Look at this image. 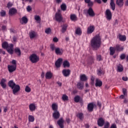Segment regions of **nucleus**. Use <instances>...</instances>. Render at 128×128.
Masks as SVG:
<instances>
[{"instance_id": "1", "label": "nucleus", "mask_w": 128, "mask_h": 128, "mask_svg": "<svg viewBox=\"0 0 128 128\" xmlns=\"http://www.w3.org/2000/svg\"><path fill=\"white\" fill-rule=\"evenodd\" d=\"M102 38L100 35H96L91 40V46L94 50H96L100 46Z\"/></svg>"}, {"instance_id": "2", "label": "nucleus", "mask_w": 128, "mask_h": 128, "mask_svg": "<svg viewBox=\"0 0 128 128\" xmlns=\"http://www.w3.org/2000/svg\"><path fill=\"white\" fill-rule=\"evenodd\" d=\"M8 86L12 88L14 94H16L20 90V87L18 84H16L12 80L9 81Z\"/></svg>"}, {"instance_id": "3", "label": "nucleus", "mask_w": 128, "mask_h": 128, "mask_svg": "<svg viewBox=\"0 0 128 128\" xmlns=\"http://www.w3.org/2000/svg\"><path fill=\"white\" fill-rule=\"evenodd\" d=\"M2 48H6L10 54H14V44H8L6 42H4L2 44Z\"/></svg>"}, {"instance_id": "4", "label": "nucleus", "mask_w": 128, "mask_h": 128, "mask_svg": "<svg viewBox=\"0 0 128 128\" xmlns=\"http://www.w3.org/2000/svg\"><path fill=\"white\" fill-rule=\"evenodd\" d=\"M29 60L32 64H36L40 60V57L36 54H33L30 56Z\"/></svg>"}, {"instance_id": "5", "label": "nucleus", "mask_w": 128, "mask_h": 128, "mask_svg": "<svg viewBox=\"0 0 128 128\" xmlns=\"http://www.w3.org/2000/svg\"><path fill=\"white\" fill-rule=\"evenodd\" d=\"M105 16L108 20H112V12L110 9H107L105 12Z\"/></svg>"}, {"instance_id": "6", "label": "nucleus", "mask_w": 128, "mask_h": 128, "mask_svg": "<svg viewBox=\"0 0 128 128\" xmlns=\"http://www.w3.org/2000/svg\"><path fill=\"white\" fill-rule=\"evenodd\" d=\"M55 18L57 22H62V14H60V10H58V12L56 13Z\"/></svg>"}, {"instance_id": "7", "label": "nucleus", "mask_w": 128, "mask_h": 128, "mask_svg": "<svg viewBox=\"0 0 128 128\" xmlns=\"http://www.w3.org/2000/svg\"><path fill=\"white\" fill-rule=\"evenodd\" d=\"M8 68L9 72H14L16 70V65H8Z\"/></svg>"}, {"instance_id": "8", "label": "nucleus", "mask_w": 128, "mask_h": 128, "mask_svg": "<svg viewBox=\"0 0 128 128\" xmlns=\"http://www.w3.org/2000/svg\"><path fill=\"white\" fill-rule=\"evenodd\" d=\"M87 14H88V16H91L92 18L96 16V14L94 13V10L92 8H90L88 9V10H87Z\"/></svg>"}, {"instance_id": "9", "label": "nucleus", "mask_w": 128, "mask_h": 128, "mask_svg": "<svg viewBox=\"0 0 128 128\" xmlns=\"http://www.w3.org/2000/svg\"><path fill=\"white\" fill-rule=\"evenodd\" d=\"M30 38L31 40L36 38L38 36V33L34 31H31L29 33Z\"/></svg>"}, {"instance_id": "10", "label": "nucleus", "mask_w": 128, "mask_h": 128, "mask_svg": "<svg viewBox=\"0 0 128 128\" xmlns=\"http://www.w3.org/2000/svg\"><path fill=\"white\" fill-rule=\"evenodd\" d=\"M62 74L66 78L68 76H70V70L68 69H64L62 71Z\"/></svg>"}, {"instance_id": "11", "label": "nucleus", "mask_w": 128, "mask_h": 128, "mask_svg": "<svg viewBox=\"0 0 128 128\" xmlns=\"http://www.w3.org/2000/svg\"><path fill=\"white\" fill-rule=\"evenodd\" d=\"M53 74L51 72L48 71L46 72L45 78L46 80H50L52 78Z\"/></svg>"}, {"instance_id": "12", "label": "nucleus", "mask_w": 128, "mask_h": 128, "mask_svg": "<svg viewBox=\"0 0 128 128\" xmlns=\"http://www.w3.org/2000/svg\"><path fill=\"white\" fill-rule=\"evenodd\" d=\"M62 58H58L55 62L56 66L57 68H60V64H62Z\"/></svg>"}, {"instance_id": "13", "label": "nucleus", "mask_w": 128, "mask_h": 128, "mask_svg": "<svg viewBox=\"0 0 128 128\" xmlns=\"http://www.w3.org/2000/svg\"><path fill=\"white\" fill-rule=\"evenodd\" d=\"M64 120L62 119V118H60L57 122L60 128H64Z\"/></svg>"}, {"instance_id": "14", "label": "nucleus", "mask_w": 128, "mask_h": 128, "mask_svg": "<svg viewBox=\"0 0 128 128\" xmlns=\"http://www.w3.org/2000/svg\"><path fill=\"white\" fill-rule=\"evenodd\" d=\"M116 4L118 6L119 8H122V6H124V0H116Z\"/></svg>"}, {"instance_id": "15", "label": "nucleus", "mask_w": 128, "mask_h": 128, "mask_svg": "<svg viewBox=\"0 0 128 128\" xmlns=\"http://www.w3.org/2000/svg\"><path fill=\"white\" fill-rule=\"evenodd\" d=\"M98 124L99 126H102L104 124V120L102 118H100L98 120Z\"/></svg>"}, {"instance_id": "16", "label": "nucleus", "mask_w": 128, "mask_h": 128, "mask_svg": "<svg viewBox=\"0 0 128 128\" xmlns=\"http://www.w3.org/2000/svg\"><path fill=\"white\" fill-rule=\"evenodd\" d=\"M60 112L58 110L54 111L53 113V118L56 120H58V118H60Z\"/></svg>"}, {"instance_id": "17", "label": "nucleus", "mask_w": 128, "mask_h": 128, "mask_svg": "<svg viewBox=\"0 0 128 128\" xmlns=\"http://www.w3.org/2000/svg\"><path fill=\"white\" fill-rule=\"evenodd\" d=\"M95 86L96 87H100L102 86V82L100 79L96 78V80Z\"/></svg>"}, {"instance_id": "18", "label": "nucleus", "mask_w": 128, "mask_h": 128, "mask_svg": "<svg viewBox=\"0 0 128 128\" xmlns=\"http://www.w3.org/2000/svg\"><path fill=\"white\" fill-rule=\"evenodd\" d=\"M116 52H122L124 50V46L119 44H116L115 46Z\"/></svg>"}, {"instance_id": "19", "label": "nucleus", "mask_w": 128, "mask_h": 128, "mask_svg": "<svg viewBox=\"0 0 128 128\" xmlns=\"http://www.w3.org/2000/svg\"><path fill=\"white\" fill-rule=\"evenodd\" d=\"M8 14L10 16H14L15 14H16V9L14 8H11L9 10Z\"/></svg>"}, {"instance_id": "20", "label": "nucleus", "mask_w": 128, "mask_h": 128, "mask_svg": "<svg viewBox=\"0 0 128 128\" xmlns=\"http://www.w3.org/2000/svg\"><path fill=\"white\" fill-rule=\"evenodd\" d=\"M94 27L92 26H90L88 28L87 32L88 34H92L94 32Z\"/></svg>"}, {"instance_id": "21", "label": "nucleus", "mask_w": 128, "mask_h": 128, "mask_svg": "<svg viewBox=\"0 0 128 128\" xmlns=\"http://www.w3.org/2000/svg\"><path fill=\"white\" fill-rule=\"evenodd\" d=\"M94 104L92 103H90L88 106V110L89 112H92L94 110Z\"/></svg>"}, {"instance_id": "22", "label": "nucleus", "mask_w": 128, "mask_h": 128, "mask_svg": "<svg viewBox=\"0 0 128 128\" xmlns=\"http://www.w3.org/2000/svg\"><path fill=\"white\" fill-rule=\"evenodd\" d=\"M70 18L72 22H76L78 20V17L76 14H71L70 15Z\"/></svg>"}, {"instance_id": "23", "label": "nucleus", "mask_w": 128, "mask_h": 128, "mask_svg": "<svg viewBox=\"0 0 128 128\" xmlns=\"http://www.w3.org/2000/svg\"><path fill=\"white\" fill-rule=\"evenodd\" d=\"M29 108L31 112H34L36 108V104H30Z\"/></svg>"}, {"instance_id": "24", "label": "nucleus", "mask_w": 128, "mask_h": 128, "mask_svg": "<svg viewBox=\"0 0 128 128\" xmlns=\"http://www.w3.org/2000/svg\"><path fill=\"white\" fill-rule=\"evenodd\" d=\"M6 82V80L5 79H2L0 81V84L2 88H6V85L5 84Z\"/></svg>"}, {"instance_id": "25", "label": "nucleus", "mask_w": 128, "mask_h": 128, "mask_svg": "<svg viewBox=\"0 0 128 128\" xmlns=\"http://www.w3.org/2000/svg\"><path fill=\"white\" fill-rule=\"evenodd\" d=\"M55 52L56 54H59L60 56L61 54H62V50L60 48H56L55 49Z\"/></svg>"}, {"instance_id": "26", "label": "nucleus", "mask_w": 128, "mask_h": 128, "mask_svg": "<svg viewBox=\"0 0 128 128\" xmlns=\"http://www.w3.org/2000/svg\"><path fill=\"white\" fill-rule=\"evenodd\" d=\"M80 80H82V82H86L88 80V76H86V74H83L82 75H80Z\"/></svg>"}, {"instance_id": "27", "label": "nucleus", "mask_w": 128, "mask_h": 128, "mask_svg": "<svg viewBox=\"0 0 128 128\" xmlns=\"http://www.w3.org/2000/svg\"><path fill=\"white\" fill-rule=\"evenodd\" d=\"M118 38L120 40H121L122 42H125V40H126V36L124 35L119 34Z\"/></svg>"}, {"instance_id": "28", "label": "nucleus", "mask_w": 128, "mask_h": 128, "mask_svg": "<svg viewBox=\"0 0 128 128\" xmlns=\"http://www.w3.org/2000/svg\"><path fill=\"white\" fill-rule=\"evenodd\" d=\"M110 8L112 10H116V4H114V0H110Z\"/></svg>"}, {"instance_id": "29", "label": "nucleus", "mask_w": 128, "mask_h": 128, "mask_svg": "<svg viewBox=\"0 0 128 128\" xmlns=\"http://www.w3.org/2000/svg\"><path fill=\"white\" fill-rule=\"evenodd\" d=\"M20 23L22 24H28V18L26 16L22 18V20H20Z\"/></svg>"}, {"instance_id": "30", "label": "nucleus", "mask_w": 128, "mask_h": 128, "mask_svg": "<svg viewBox=\"0 0 128 128\" xmlns=\"http://www.w3.org/2000/svg\"><path fill=\"white\" fill-rule=\"evenodd\" d=\"M110 56H114V52H116V48L114 47H110Z\"/></svg>"}, {"instance_id": "31", "label": "nucleus", "mask_w": 128, "mask_h": 128, "mask_svg": "<svg viewBox=\"0 0 128 128\" xmlns=\"http://www.w3.org/2000/svg\"><path fill=\"white\" fill-rule=\"evenodd\" d=\"M124 70V67L122 64H119L117 66V72H122Z\"/></svg>"}, {"instance_id": "32", "label": "nucleus", "mask_w": 128, "mask_h": 128, "mask_svg": "<svg viewBox=\"0 0 128 128\" xmlns=\"http://www.w3.org/2000/svg\"><path fill=\"white\" fill-rule=\"evenodd\" d=\"M64 68H70V62L68 61L65 60L63 62Z\"/></svg>"}, {"instance_id": "33", "label": "nucleus", "mask_w": 128, "mask_h": 128, "mask_svg": "<svg viewBox=\"0 0 128 128\" xmlns=\"http://www.w3.org/2000/svg\"><path fill=\"white\" fill-rule=\"evenodd\" d=\"M76 34H78V36L82 35V30L80 28H78L76 30Z\"/></svg>"}, {"instance_id": "34", "label": "nucleus", "mask_w": 128, "mask_h": 128, "mask_svg": "<svg viewBox=\"0 0 128 128\" xmlns=\"http://www.w3.org/2000/svg\"><path fill=\"white\" fill-rule=\"evenodd\" d=\"M52 110H54V112H56L58 110V104L56 103H54L52 104Z\"/></svg>"}, {"instance_id": "35", "label": "nucleus", "mask_w": 128, "mask_h": 128, "mask_svg": "<svg viewBox=\"0 0 128 128\" xmlns=\"http://www.w3.org/2000/svg\"><path fill=\"white\" fill-rule=\"evenodd\" d=\"M45 33L46 34H52V28H46L45 29Z\"/></svg>"}, {"instance_id": "36", "label": "nucleus", "mask_w": 128, "mask_h": 128, "mask_svg": "<svg viewBox=\"0 0 128 128\" xmlns=\"http://www.w3.org/2000/svg\"><path fill=\"white\" fill-rule=\"evenodd\" d=\"M28 118V121L30 122H34V117L32 115H29Z\"/></svg>"}, {"instance_id": "37", "label": "nucleus", "mask_w": 128, "mask_h": 128, "mask_svg": "<svg viewBox=\"0 0 128 128\" xmlns=\"http://www.w3.org/2000/svg\"><path fill=\"white\" fill-rule=\"evenodd\" d=\"M68 28V24H65L63 26H62V32H65L66 30V28Z\"/></svg>"}, {"instance_id": "38", "label": "nucleus", "mask_w": 128, "mask_h": 128, "mask_svg": "<svg viewBox=\"0 0 128 128\" xmlns=\"http://www.w3.org/2000/svg\"><path fill=\"white\" fill-rule=\"evenodd\" d=\"M14 52H16V54H18V56H20V49L19 48H16L14 50Z\"/></svg>"}, {"instance_id": "39", "label": "nucleus", "mask_w": 128, "mask_h": 128, "mask_svg": "<svg viewBox=\"0 0 128 128\" xmlns=\"http://www.w3.org/2000/svg\"><path fill=\"white\" fill-rule=\"evenodd\" d=\"M34 20H36L38 22H40V16L38 15H36L34 16Z\"/></svg>"}, {"instance_id": "40", "label": "nucleus", "mask_w": 128, "mask_h": 128, "mask_svg": "<svg viewBox=\"0 0 128 128\" xmlns=\"http://www.w3.org/2000/svg\"><path fill=\"white\" fill-rule=\"evenodd\" d=\"M80 96H75L74 98V100L75 102H80Z\"/></svg>"}, {"instance_id": "41", "label": "nucleus", "mask_w": 128, "mask_h": 128, "mask_svg": "<svg viewBox=\"0 0 128 128\" xmlns=\"http://www.w3.org/2000/svg\"><path fill=\"white\" fill-rule=\"evenodd\" d=\"M77 86L79 90H82L84 88V84H80V82L78 84Z\"/></svg>"}, {"instance_id": "42", "label": "nucleus", "mask_w": 128, "mask_h": 128, "mask_svg": "<svg viewBox=\"0 0 128 128\" xmlns=\"http://www.w3.org/2000/svg\"><path fill=\"white\" fill-rule=\"evenodd\" d=\"M62 100H63L64 102H66V100H68V96L64 94L62 96Z\"/></svg>"}, {"instance_id": "43", "label": "nucleus", "mask_w": 128, "mask_h": 128, "mask_svg": "<svg viewBox=\"0 0 128 128\" xmlns=\"http://www.w3.org/2000/svg\"><path fill=\"white\" fill-rule=\"evenodd\" d=\"M96 60L98 62H100L101 60H102V56L100 55H98L96 56Z\"/></svg>"}, {"instance_id": "44", "label": "nucleus", "mask_w": 128, "mask_h": 128, "mask_svg": "<svg viewBox=\"0 0 128 128\" xmlns=\"http://www.w3.org/2000/svg\"><path fill=\"white\" fill-rule=\"evenodd\" d=\"M0 14L1 16H6V11L4 10H1V12H0Z\"/></svg>"}, {"instance_id": "45", "label": "nucleus", "mask_w": 128, "mask_h": 128, "mask_svg": "<svg viewBox=\"0 0 128 128\" xmlns=\"http://www.w3.org/2000/svg\"><path fill=\"white\" fill-rule=\"evenodd\" d=\"M30 88L28 86H26L25 88V92H30Z\"/></svg>"}, {"instance_id": "46", "label": "nucleus", "mask_w": 128, "mask_h": 128, "mask_svg": "<svg viewBox=\"0 0 128 128\" xmlns=\"http://www.w3.org/2000/svg\"><path fill=\"white\" fill-rule=\"evenodd\" d=\"M78 116L80 120H82V118H84V114L82 113H79L78 114Z\"/></svg>"}, {"instance_id": "47", "label": "nucleus", "mask_w": 128, "mask_h": 128, "mask_svg": "<svg viewBox=\"0 0 128 128\" xmlns=\"http://www.w3.org/2000/svg\"><path fill=\"white\" fill-rule=\"evenodd\" d=\"M61 8L62 10H66V6L64 4H62L61 5Z\"/></svg>"}, {"instance_id": "48", "label": "nucleus", "mask_w": 128, "mask_h": 128, "mask_svg": "<svg viewBox=\"0 0 128 128\" xmlns=\"http://www.w3.org/2000/svg\"><path fill=\"white\" fill-rule=\"evenodd\" d=\"M50 48L52 50V51H54V50H56V46H54V44H51L50 46Z\"/></svg>"}, {"instance_id": "49", "label": "nucleus", "mask_w": 128, "mask_h": 128, "mask_svg": "<svg viewBox=\"0 0 128 128\" xmlns=\"http://www.w3.org/2000/svg\"><path fill=\"white\" fill-rule=\"evenodd\" d=\"M12 2H9L8 4H7V8H12Z\"/></svg>"}, {"instance_id": "50", "label": "nucleus", "mask_w": 128, "mask_h": 128, "mask_svg": "<svg viewBox=\"0 0 128 128\" xmlns=\"http://www.w3.org/2000/svg\"><path fill=\"white\" fill-rule=\"evenodd\" d=\"M87 4H88V6H94V2L92 1H89Z\"/></svg>"}, {"instance_id": "51", "label": "nucleus", "mask_w": 128, "mask_h": 128, "mask_svg": "<svg viewBox=\"0 0 128 128\" xmlns=\"http://www.w3.org/2000/svg\"><path fill=\"white\" fill-rule=\"evenodd\" d=\"M94 78H95L94 76H92V77H91V80H92L91 83H92V84H94Z\"/></svg>"}, {"instance_id": "52", "label": "nucleus", "mask_w": 128, "mask_h": 128, "mask_svg": "<svg viewBox=\"0 0 128 128\" xmlns=\"http://www.w3.org/2000/svg\"><path fill=\"white\" fill-rule=\"evenodd\" d=\"M11 64H12L13 66H16V61L14 60H13L11 62Z\"/></svg>"}, {"instance_id": "53", "label": "nucleus", "mask_w": 128, "mask_h": 128, "mask_svg": "<svg viewBox=\"0 0 128 128\" xmlns=\"http://www.w3.org/2000/svg\"><path fill=\"white\" fill-rule=\"evenodd\" d=\"M120 58L121 60H124V58H126V55L124 54H121Z\"/></svg>"}, {"instance_id": "54", "label": "nucleus", "mask_w": 128, "mask_h": 128, "mask_svg": "<svg viewBox=\"0 0 128 128\" xmlns=\"http://www.w3.org/2000/svg\"><path fill=\"white\" fill-rule=\"evenodd\" d=\"M122 92L124 94V96H126V88H123L122 89Z\"/></svg>"}, {"instance_id": "55", "label": "nucleus", "mask_w": 128, "mask_h": 128, "mask_svg": "<svg viewBox=\"0 0 128 128\" xmlns=\"http://www.w3.org/2000/svg\"><path fill=\"white\" fill-rule=\"evenodd\" d=\"M53 42H58V39L56 37H55L53 38Z\"/></svg>"}, {"instance_id": "56", "label": "nucleus", "mask_w": 128, "mask_h": 128, "mask_svg": "<svg viewBox=\"0 0 128 128\" xmlns=\"http://www.w3.org/2000/svg\"><path fill=\"white\" fill-rule=\"evenodd\" d=\"M122 80H124V82H126L128 80V77L124 76L122 78Z\"/></svg>"}, {"instance_id": "57", "label": "nucleus", "mask_w": 128, "mask_h": 128, "mask_svg": "<svg viewBox=\"0 0 128 128\" xmlns=\"http://www.w3.org/2000/svg\"><path fill=\"white\" fill-rule=\"evenodd\" d=\"M26 10L28 12H30V10H32V8L30 6H28Z\"/></svg>"}, {"instance_id": "58", "label": "nucleus", "mask_w": 128, "mask_h": 128, "mask_svg": "<svg viewBox=\"0 0 128 128\" xmlns=\"http://www.w3.org/2000/svg\"><path fill=\"white\" fill-rule=\"evenodd\" d=\"M98 76H102V72L100 70H98Z\"/></svg>"}, {"instance_id": "59", "label": "nucleus", "mask_w": 128, "mask_h": 128, "mask_svg": "<svg viewBox=\"0 0 128 128\" xmlns=\"http://www.w3.org/2000/svg\"><path fill=\"white\" fill-rule=\"evenodd\" d=\"M0 54H6V52L4 50H2L0 49Z\"/></svg>"}, {"instance_id": "60", "label": "nucleus", "mask_w": 128, "mask_h": 128, "mask_svg": "<svg viewBox=\"0 0 128 128\" xmlns=\"http://www.w3.org/2000/svg\"><path fill=\"white\" fill-rule=\"evenodd\" d=\"M110 128H116V124H113L111 126Z\"/></svg>"}, {"instance_id": "61", "label": "nucleus", "mask_w": 128, "mask_h": 128, "mask_svg": "<svg viewBox=\"0 0 128 128\" xmlns=\"http://www.w3.org/2000/svg\"><path fill=\"white\" fill-rule=\"evenodd\" d=\"M4 112H8V107L4 108Z\"/></svg>"}, {"instance_id": "62", "label": "nucleus", "mask_w": 128, "mask_h": 128, "mask_svg": "<svg viewBox=\"0 0 128 128\" xmlns=\"http://www.w3.org/2000/svg\"><path fill=\"white\" fill-rule=\"evenodd\" d=\"M62 0H56V2L57 4H60V2H62Z\"/></svg>"}, {"instance_id": "63", "label": "nucleus", "mask_w": 128, "mask_h": 128, "mask_svg": "<svg viewBox=\"0 0 128 128\" xmlns=\"http://www.w3.org/2000/svg\"><path fill=\"white\" fill-rule=\"evenodd\" d=\"M2 29L4 30H6V26H2Z\"/></svg>"}, {"instance_id": "64", "label": "nucleus", "mask_w": 128, "mask_h": 128, "mask_svg": "<svg viewBox=\"0 0 128 128\" xmlns=\"http://www.w3.org/2000/svg\"><path fill=\"white\" fill-rule=\"evenodd\" d=\"M125 6H128V0H126V2H125Z\"/></svg>"}]
</instances>
